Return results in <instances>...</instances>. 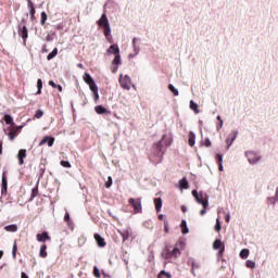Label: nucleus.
<instances>
[{
	"instance_id": "1",
	"label": "nucleus",
	"mask_w": 278,
	"mask_h": 278,
	"mask_svg": "<svg viewBox=\"0 0 278 278\" xmlns=\"http://www.w3.org/2000/svg\"><path fill=\"white\" fill-rule=\"evenodd\" d=\"M184 241H179L175 247L166 245L162 251V257L168 262H175L179 255H181V249H184Z\"/></svg>"
},
{
	"instance_id": "2",
	"label": "nucleus",
	"mask_w": 278,
	"mask_h": 278,
	"mask_svg": "<svg viewBox=\"0 0 278 278\" xmlns=\"http://www.w3.org/2000/svg\"><path fill=\"white\" fill-rule=\"evenodd\" d=\"M97 25L103 29V34L108 42H112V28H110V21L108 20V15L105 13H103L100 20L97 21Z\"/></svg>"
},
{
	"instance_id": "3",
	"label": "nucleus",
	"mask_w": 278,
	"mask_h": 278,
	"mask_svg": "<svg viewBox=\"0 0 278 278\" xmlns=\"http://www.w3.org/2000/svg\"><path fill=\"white\" fill-rule=\"evenodd\" d=\"M192 197H194L197 203L203 206V210L200 211L201 216H205L207 206L210 205V201L207 199V193L198 192L197 190L192 191Z\"/></svg>"
},
{
	"instance_id": "4",
	"label": "nucleus",
	"mask_w": 278,
	"mask_h": 278,
	"mask_svg": "<svg viewBox=\"0 0 278 278\" xmlns=\"http://www.w3.org/2000/svg\"><path fill=\"white\" fill-rule=\"evenodd\" d=\"M128 204L134 208V214H142V199L141 198H129Z\"/></svg>"
},
{
	"instance_id": "5",
	"label": "nucleus",
	"mask_w": 278,
	"mask_h": 278,
	"mask_svg": "<svg viewBox=\"0 0 278 278\" xmlns=\"http://www.w3.org/2000/svg\"><path fill=\"white\" fill-rule=\"evenodd\" d=\"M119 86L124 90H131V77L129 75H125L123 77V74L119 76Z\"/></svg>"
},
{
	"instance_id": "6",
	"label": "nucleus",
	"mask_w": 278,
	"mask_h": 278,
	"mask_svg": "<svg viewBox=\"0 0 278 278\" xmlns=\"http://www.w3.org/2000/svg\"><path fill=\"white\" fill-rule=\"evenodd\" d=\"M245 157H248L250 164H257V162H260L261 160V156H258V154L255 153L254 151L245 152Z\"/></svg>"
},
{
	"instance_id": "7",
	"label": "nucleus",
	"mask_w": 278,
	"mask_h": 278,
	"mask_svg": "<svg viewBox=\"0 0 278 278\" xmlns=\"http://www.w3.org/2000/svg\"><path fill=\"white\" fill-rule=\"evenodd\" d=\"M4 123L10 125L9 129H23V126H16V124H14V118L10 114L4 115Z\"/></svg>"
},
{
	"instance_id": "8",
	"label": "nucleus",
	"mask_w": 278,
	"mask_h": 278,
	"mask_svg": "<svg viewBox=\"0 0 278 278\" xmlns=\"http://www.w3.org/2000/svg\"><path fill=\"white\" fill-rule=\"evenodd\" d=\"M213 249H215V251H218V257H222L223 253H225V243H223V241H220V239H216L213 243Z\"/></svg>"
},
{
	"instance_id": "9",
	"label": "nucleus",
	"mask_w": 278,
	"mask_h": 278,
	"mask_svg": "<svg viewBox=\"0 0 278 278\" xmlns=\"http://www.w3.org/2000/svg\"><path fill=\"white\" fill-rule=\"evenodd\" d=\"M18 34L21 35L24 45L27 42V38L29 37V33L27 30V26H18Z\"/></svg>"
},
{
	"instance_id": "10",
	"label": "nucleus",
	"mask_w": 278,
	"mask_h": 278,
	"mask_svg": "<svg viewBox=\"0 0 278 278\" xmlns=\"http://www.w3.org/2000/svg\"><path fill=\"white\" fill-rule=\"evenodd\" d=\"M54 142H55V138L46 136L39 142V147H42L43 144H48V147H53Z\"/></svg>"
},
{
	"instance_id": "11",
	"label": "nucleus",
	"mask_w": 278,
	"mask_h": 278,
	"mask_svg": "<svg viewBox=\"0 0 278 278\" xmlns=\"http://www.w3.org/2000/svg\"><path fill=\"white\" fill-rule=\"evenodd\" d=\"M25 157H27V150L21 149L17 154L20 166H23V164H25Z\"/></svg>"
},
{
	"instance_id": "12",
	"label": "nucleus",
	"mask_w": 278,
	"mask_h": 278,
	"mask_svg": "<svg viewBox=\"0 0 278 278\" xmlns=\"http://www.w3.org/2000/svg\"><path fill=\"white\" fill-rule=\"evenodd\" d=\"M1 194H8V177L5 176V172L2 174Z\"/></svg>"
},
{
	"instance_id": "13",
	"label": "nucleus",
	"mask_w": 278,
	"mask_h": 278,
	"mask_svg": "<svg viewBox=\"0 0 278 278\" xmlns=\"http://www.w3.org/2000/svg\"><path fill=\"white\" fill-rule=\"evenodd\" d=\"M28 8H29L30 21L34 23L36 21V8L34 7V2H31V0H28Z\"/></svg>"
},
{
	"instance_id": "14",
	"label": "nucleus",
	"mask_w": 278,
	"mask_h": 278,
	"mask_svg": "<svg viewBox=\"0 0 278 278\" xmlns=\"http://www.w3.org/2000/svg\"><path fill=\"white\" fill-rule=\"evenodd\" d=\"M106 53L109 55H117L118 53H121V49L118 48V45L114 43L108 49Z\"/></svg>"
},
{
	"instance_id": "15",
	"label": "nucleus",
	"mask_w": 278,
	"mask_h": 278,
	"mask_svg": "<svg viewBox=\"0 0 278 278\" xmlns=\"http://www.w3.org/2000/svg\"><path fill=\"white\" fill-rule=\"evenodd\" d=\"M10 131L8 134L9 140L13 141L16 136H18V131H21L23 128H9Z\"/></svg>"
},
{
	"instance_id": "16",
	"label": "nucleus",
	"mask_w": 278,
	"mask_h": 278,
	"mask_svg": "<svg viewBox=\"0 0 278 278\" xmlns=\"http://www.w3.org/2000/svg\"><path fill=\"white\" fill-rule=\"evenodd\" d=\"M94 240H96L98 247L103 248V247H105V244H106V243H105V239H103V237H101V235H99V233H96V235H94Z\"/></svg>"
},
{
	"instance_id": "17",
	"label": "nucleus",
	"mask_w": 278,
	"mask_h": 278,
	"mask_svg": "<svg viewBox=\"0 0 278 278\" xmlns=\"http://www.w3.org/2000/svg\"><path fill=\"white\" fill-rule=\"evenodd\" d=\"M89 88H90L91 92H93L94 99L97 101V99H99V88L97 87V84L96 83H91L89 85Z\"/></svg>"
},
{
	"instance_id": "18",
	"label": "nucleus",
	"mask_w": 278,
	"mask_h": 278,
	"mask_svg": "<svg viewBox=\"0 0 278 278\" xmlns=\"http://www.w3.org/2000/svg\"><path fill=\"white\" fill-rule=\"evenodd\" d=\"M154 149H156V155L159 157H162L164 155V150H163V147H162V141H159L155 146H154Z\"/></svg>"
},
{
	"instance_id": "19",
	"label": "nucleus",
	"mask_w": 278,
	"mask_h": 278,
	"mask_svg": "<svg viewBox=\"0 0 278 278\" xmlns=\"http://www.w3.org/2000/svg\"><path fill=\"white\" fill-rule=\"evenodd\" d=\"M180 190H188L190 188V185H188V179L184 177L179 180Z\"/></svg>"
},
{
	"instance_id": "20",
	"label": "nucleus",
	"mask_w": 278,
	"mask_h": 278,
	"mask_svg": "<svg viewBox=\"0 0 278 278\" xmlns=\"http://www.w3.org/2000/svg\"><path fill=\"white\" fill-rule=\"evenodd\" d=\"M49 232H42L37 235L38 242H46V240H49Z\"/></svg>"
},
{
	"instance_id": "21",
	"label": "nucleus",
	"mask_w": 278,
	"mask_h": 278,
	"mask_svg": "<svg viewBox=\"0 0 278 278\" xmlns=\"http://www.w3.org/2000/svg\"><path fill=\"white\" fill-rule=\"evenodd\" d=\"M4 229L11 233H15V231H18V226H16V224H11L5 226Z\"/></svg>"
},
{
	"instance_id": "22",
	"label": "nucleus",
	"mask_w": 278,
	"mask_h": 278,
	"mask_svg": "<svg viewBox=\"0 0 278 278\" xmlns=\"http://www.w3.org/2000/svg\"><path fill=\"white\" fill-rule=\"evenodd\" d=\"M154 205L156 212H162V198L154 199Z\"/></svg>"
},
{
	"instance_id": "23",
	"label": "nucleus",
	"mask_w": 278,
	"mask_h": 278,
	"mask_svg": "<svg viewBox=\"0 0 278 278\" xmlns=\"http://www.w3.org/2000/svg\"><path fill=\"white\" fill-rule=\"evenodd\" d=\"M197 136L194 135V132L190 131L189 132V147H194V142H195Z\"/></svg>"
},
{
	"instance_id": "24",
	"label": "nucleus",
	"mask_w": 278,
	"mask_h": 278,
	"mask_svg": "<svg viewBox=\"0 0 278 278\" xmlns=\"http://www.w3.org/2000/svg\"><path fill=\"white\" fill-rule=\"evenodd\" d=\"M113 66H121V52L115 54V58L112 61Z\"/></svg>"
},
{
	"instance_id": "25",
	"label": "nucleus",
	"mask_w": 278,
	"mask_h": 278,
	"mask_svg": "<svg viewBox=\"0 0 278 278\" xmlns=\"http://www.w3.org/2000/svg\"><path fill=\"white\" fill-rule=\"evenodd\" d=\"M84 81H86L88 84V86H90V84H94V78H92V76H90V74L85 73Z\"/></svg>"
},
{
	"instance_id": "26",
	"label": "nucleus",
	"mask_w": 278,
	"mask_h": 278,
	"mask_svg": "<svg viewBox=\"0 0 278 278\" xmlns=\"http://www.w3.org/2000/svg\"><path fill=\"white\" fill-rule=\"evenodd\" d=\"M48 253H47V244H42L40 247V251H39V257H47Z\"/></svg>"
},
{
	"instance_id": "27",
	"label": "nucleus",
	"mask_w": 278,
	"mask_h": 278,
	"mask_svg": "<svg viewBox=\"0 0 278 278\" xmlns=\"http://www.w3.org/2000/svg\"><path fill=\"white\" fill-rule=\"evenodd\" d=\"M118 233L122 236L123 242L127 241L129 238V230H118Z\"/></svg>"
},
{
	"instance_id": "28",
	"label": "nucleus",
	"mask_w": 278,
	"mask_h": 278,
	"mask_svg": "<svg viewBox=\"0 0 278 278\" xmlns=\"http://www.w3.org/2000/svg\"><path fill=\"white\" fill-rule=\"evenodd\" d=\"M233 140H236V135H231L230 137H227L226 139L227 149H229V147L233 144Z\"/></svg>"
},
{
	"instance_id": "29",
	"label": "nucleus",
	"mask_w": 278,
	"mask_h": 278,
	"mask_svg": "<svg viewBox=\"0 0 278 278\" xmlns=\"http://www.w3.org/2000/svg\"><path fill=\"white\" fill-rule=\"evenodd\" d=\"M190 109L194 111V114H199V104H197L193 100L190 101Z\"/></svg>"
},
{
	"instance_id": "30",
	"label": "nucleus",
	"mask_w": 278,
	"mask_h": 278,
	"mask_svg": "<svg viewBox=\"0 0 278 278\" xmlns=\"http://www.w3.org/2000/svg\"><path fill=\"white\" fill-rule=\"evenodd\" d=\"M36 94H42V79L37 80V92Z\"/></svg>"
},
{
	"instance_id": "31",
	"label": "nucleus",
	"mask_w": 278,
	"mask_h": 278,
	"mask_svg": "<svg viewBox=\"0 0 278 278\" xmlns=\"http://www.w3.org/2000/svg\"><path fill=\"white\" fill-rule=\"evenodd\" d=\"M96 112L97 114H105L108 112V109L102 105H98L96 106Z\"/></svg>"
},
{
	"instance_id": "32",
	"label": "nucleus",
	"mask_w": 278,
	"mask_h": 278,
	"mask_svg": "<svg viewBox=\"0 0 278 278\" xmlns=\"http://www.w3.org/2000/svg\"><path fill=\"white\" fill-rule=\"evenodd\" d=\"M55 55H58V48H54V49L52 50V52H50V53L48 54L47 60H48V61H51V60H53V58H55Z\"/></svg>"
},
{
	"instance_id": "33",
	"label": "nucleus",
	"mask_w": 278,
	"mask_h": 278,
	"mask_svg": "<svg viewBox=\"0 0 278 278\" xmlns=\"http://www.w3.org/2000/svg\"><path fill=\"white\" fill-rule=\"evenodd\" d=\"M168 90H170V92L174 94V97H179V90H177V88H175V86L168 85Z\"/></svg>"
},
{
	"instance_id": "34",
	"label": "nucleus",
	"mask_w": 278,
	"mask_h": 278,
	"mask_svg": "<svg viewBox=\"0 0 278 278\" xmlns=\"http://www.w3.org/2000/svg\"><path fill=\"white\" fill-rule=\"evenodd\" d=\"M17 251H18V245L16 244V241H14L13 248H12V257H13V260H16Z\"/></svg>"
},
{
	"instance_id": "35",
	"label": "nucleus",
	"mask_w": 278,
	"mask_h": 278,
	"mask_svg": "<svg viewBox=\"0 0 278 278\" xmlns=\"http://www.w3.org/2000/svg\"><path fill=\"white\" fill-rule=\"evenodd\" d=\"M249 257V249H243L240 251V258L241 260H247Z\"/></svg>"
},
{
	"instance_id": "36",
	"label": "nucleus",
	"mask_w": 278,
	"mask_h": 278,
	"mask_svg": "<svg viewBox=\"0 0 278 278\" xmlns=\"http://www.w3.org/2000/svg\"><path fill=\"white\" fill-rule=\"evenodd\" d=\"M166 277V278H172L173 276L170 273H167L166 270H161L159 274V278Z\"/></svg>"
},
{
	"instance_id": "37",
	"label": "nucleus",
	"mask_w": 278,
	"mask_h": 278,
	"mask_svg": "<svg viewBox=\"0 0 278 278\" xmlns=\"http://www.w3.org/2000/svg\"><path fill=\"white\" fill-rule=\"evenodd\" d=\"M191 266H192L191 273H192L193 277H197V274L194 273V270H197V268H200V266H199V264H197L194 262L191 263Z\"/></svg>"
},
{
	"instance_id": "38",
	"label": "nucleus",
	"mask_w": 278,
	"mask_h": 278,
	"mask_svg": "<svg viewBox=\"0 0 278 278\" xmlns=\"http://www.w3.org/2000/svg\"><path fill=\"white\" fill-rule=\"evenodd\" d=\"M47 18H48L47 12H41V21H40L41 25H46Z\"/></svg>"
},
{
	"instance_id": "39",
	"label": "nucleus",
	"mask_w": 278,
	"mask_h": 278,
	"mask_svg": "<svg viewBox=\"0 0 278 278\" xmlns=\"http://www.w3.org/2000/svg\"><path fill=\"white\" fill-rule=\"evenodd\" d=\"M42 116H45V111L37 110L35 113V118H42Z\"/></svg>"
},
{
	"instance_id": "40",
	"label": "nucleus",
	"mask_w": 278,
	"mask_h": 278,
	"mask_svg": "<svg viewBox=\"0 0 278 278\" xmlns=\"http://www.w3.org/2000/svg\"><path fill=\"white\" fill-rule=\"evenodd\" d=\"M245 266H247V268H255V262L248 260L245 262Z\"/></svg>"
},
{
	"instance_id": "41",
	"label": "nucleus",
	"mask_w": 278,
	"mask_h": 278,
	"mask_svg": "<svg viewBox=\"0 0 278 278\" xmlns=\"http://www.w3.org/2000/svg\"><path fill=\"white\" fill-rule=\"evenodd\" d=\"M220 229H223V226L220 225V219L217 218L216 219V225H215V231H220Z\"/></svg>"
},
{
	"instance_id": "42",
	"label": "nucleus",
	"mask_w": 278,
	"mask_h": 278,
	"mask_svg": "<svg viewBox=\"0 0 278 278\" xmlns=\"http://www.w3.org/2000/svg\"><path fill=\"white\" fill-rule=\"evenodd\" d=\"M93 276L97 278H101V271H99V267H93Z\"/></svg>"
},
{
	"instance_id": "43",
	"label": "nucleus",
	"mask_w": 278,
	"mask_h": 278,
	"mask_svg": "<svg viewBox=\"0 0 278 278\" xmlns=\"http://www.w3.org/2000/svg\"><path fill=\"white\" fill-rule=\"evenodd\" d=\"M105 188H112V176L108 177V180L104 184Z\"/></svg>"
},
{
	"instance_id": "44",
	"label": "nucleus",
	"mask_w": 278,
	"mask_h": 278,
	"mask_svg": "<svg viewBox=\"0 0 278 278\" xmlns=\"http://www.w3.org/2000/svg\"><path fill=\"white\" fill-rule=\"evenodd\" d=\"M61 166H63V168H71V162H68V161H61Z\"/></svg>"
},
{
	"instance_id": "45",
	"label": "nucleus",
	"mask_w": 278,
	"mask_h": 278,
	"mask_svg": "<svg viewBox=\"0 0 278 278\" xmlns=\"http://www.w3.org/2000/svg\"><path fill=\"white\" fill-rule=\"evenodd\" d=\"M64 222L67 224L71 223V214L68 213V211L65 212Z\"/></svg>"
},
{
	"instance_id": "46",
	"label": "nucleus",
	"mask_w": 278,
	"mask_h": 278,
	"mask_svg": "<svg viewBox=\"0 0 278 278\" xmlns=\"http://www.w3.org/2000/svg\"><path fill=\"white\" fill-rule=\"evenodd\" d=\"M136 42H138V38H134V39H132L134 49H135L136 53H138V51H140V48H137V47H136Z\"/></svg>"
},
{
	"instance_id": "47",
	"label": "nucleus",
	"mask_w": 278,
	"mask_h": 278,
	"mask_svg": "<svg viewBox=\"0 0 278 278\" xmlns=\"http://www.w3.org/2000/svg\"><path fill=\"white\" fill-rule=\"evenodd\" d=\"M216 162L217 164H223V156L220 154L216 155Z\"/></svg>"
},
{
	"instance_id": "48",
	"label": "nucleus",
	"mask_w": 278,
	"mask_h": 278,
	"mask_svg": "<svg viewBox=\"0 0 278 278\" xmlns=\"http://www.w3.org/2000/svg\"><path fill=\"white\" fill-rule=\"evenodd\" d=\"M111 71H112V73H117L118 72V65L112 64Z\"/></svg>"
},
{
	"instance_id": "49",
	"label": "nucleus",
	"mask_w": 278,
	"mask_h": 278,
	"mask_svg": "<svg viewBox=\"0 0 278 278\" xmlns=\"http://www.w3.org/2000/svg\"><path fill=\"white\" fill-rule=\"evenodd\" d=\"M165 233H168V220H164Z\"/></svg>"
},
{
	"instance_id": "50",
	"label": "nucleus",
	"mask_w": 278,
	"mask_h": 278,
	"mask_svg": "<svg viewBox=\"0 0 278 278\" xmlns=\"http://www.w3.org/2000/svg\"><path fill=\"white\" fill-rule=\"evenodd\" d=\"M204 146L205 147H212V141H210V139H205L204 140Z\"/></svg>"
},
{
	"instance_id": "51",
	"label": "nucleus",
	"mask_w": 278,
	"mask_h": 278,
	"mask_svg": "<svg viewBox=\"0 0 278 278\" xmlns=\"http://www.w3.org/2000/svg\"><path fill=\"white\" fill-rule=\"evenodd\" d=\"M49 86H51L52 88H56L58 87V85L53 80L49 81Z\"/></svg>"
},
{
	"instance_id": "52",
	"label": "nucleus",
	"mask_w": 278,
	"mask_h": 278,
	"mask_svg": "<svg viewBox=\"0 0 278 278\" xmlns=\"http://www.w3.org/2000/svg\"><path fill=\"white\" fill-rule=\"evenodd\" d=\"M220 129H223V121H220L217 125V131H220Z\"/></svg>"
},
{
	"instance_id": "53",
	"label": "nucleus",
	"mask_w": 278,
	"mask_h": 278,
	"mask_svg": "<svg viewBox=\"0 0 278 278\" xmlns=\"http://www.w3.org/2000/svg\"><path fill=\"white\" fill-rule=\"evenodd\" d=\"M189 229H188V226H185V228H182V233L186 235V233H189Z\"/></svg>"
},
{
	"instance_id": "54",
	"label": "nucleus",
	"mask_w": 278,
	"mask_h": 278,
	"mask_svg": "<svg viewBox=\"0 0 278 278\" xmlns=\"http://www.w3.org/2000/svg\"><path fill=\"white\" fill-rule=\"evenodd\" d=\"M188 225L186 224V220H182L180 224L181 229L186 228Z\"/></svg>"
},
{
	"instance_id": "55",
	"label": "nucleus",
	"mask_w": 278,
	"mask_h": 278,
	"mask_svg": "<svg viewBox=\"0 0 278 278\" xmlns=\"http://www.w3.org/2000/svg\"><path fill=\"white\" fill-rule=\"evenodd\" d=\"M0 155H3V144H0Z\"/></svg>"
},
{
	"instance_id": "56",
	"label": "nucleus",
	"mask_w": 278,
	"mask_h": 278,
	"mask_svg": "<svg viewBox=\"0 0 278 278\" xmlns=\"http://www.w3.org/2000/svg\"><path fill=\"white\" fill-rule=\"evenodd\" d=\"M218 170L223 172V163H218Z\"/></svg>"
},
{
	"instance_id": "57",
	"label": "nucleus",
	"mask_w": 278,
	"mask_h": 278,
	"mask_svg": "<svg viewBox=\"0 0 278 278\" xmlns=\"http://www.w3.org/2000/svg\"><path fill=\"white\" fill-rule=\"evenodd\" d=\"M56 89L59 90V92H62V87H61V85H56Z\"/></svg>"
},
{
	"instance_id": "58",
	"label": "nucleus",
	"mask_w": 278,
	"mask_h": 278,
	"mask_svg": "<svg viewBox=\"0 0 278 278\" xmlns=\"http://www.w3.org/2000/svg\"><path fill=\"white\" fill-rule=\"evenodd\" d=\"M159 220H164V215H159Z\"/></svg>"
},
{
	"instance_id": "59",
	"label": "nucleus",
	"mask_w": 278,
	"mask_h": 278,
	"mask_svg": "<svg viewBox=\"0 0 278 278\" xmlns=\"http://www.w3.org/2000/svg\"><path fill=\"white\" fill-rule=\"evenodd\" d=\"M3 257V251L0 250V260Z\"/></svg>"
},
{
	"instance_id": "60",
	"label": "nucleus",
	"mask_w": 278,
	"mask_h": 278,
	"mask_svg": "<svg viewBox=\"0 0 278 278\" xmlns=\"http://www.w3.org/2000/svg\"><path fill=\"white\" fill-rule=\"evenodd\" d=\"M226 223H229V215L226 216Z\"/></svg>"
},
{
	"instance_id": "61",
	"label": "nucleus",
	"mask_w": 278,
	"mask_h": 278,
	"mask_svg": "<svg viewBox=\"0 0 278 278\" xmlns=\"http://www.w3.org/2000/svg\"><path fill=\"white\" fill-rule=\"evenodd\" d=\"M217 121H219V123H220V121H223V119L220 118V115L217 116Z\"/></svg>"
},
{
	"instance_id": "62",
	"label": "nucleus",
	"mask_w": 278,
	"mask_h": 278,
	"mask_svg": "<svg viewBox=\"0 0 278 278\" xmlns=\"http://www.w3.org/2000/svg\"><path fill=\"white\" fill-rule=\"evenodd\" d=\"M2 143L0 142V146H1Z\"/></svg>"
}]
</instances>
